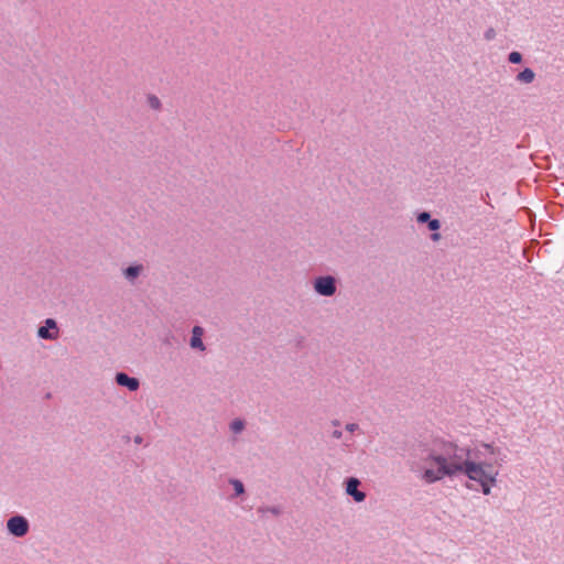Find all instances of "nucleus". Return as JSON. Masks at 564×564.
<instances>
[{"mask_svg":"<svg viewBox=\"0 0 564 564\" xmlns=\"http://www.w3.org/2000/svg\"><path fill=\"white\" fill-rule=\"evenodd\" d=\"M204 332H203V328L199 327V326H195L193 328V335H192V338H191V346L192 348H199V349H204V345H203V341H202V336H203Z\"/></svg>","mask_w":564,"mask_h":564,"instance_id":"obj_7","label":"nucleus"},{"mask_svg":"<svg viewBox=\"0 0 564 564\" xmlns=\"http://www.w3.org/2000/svg\"><path fill=\"white\" fill-rule=\"evenodd\" d=\"M441 227V224L437 219H432L429 221V229L430 230H433V231H436L438 230Z\"/></svg>","mask_w":564,"mask_h":564,"instance_id":"obj_16","label":"nucleus"},{"mask_svg":"<svg viewBox=\"0 0 564 564\" xmlns=\"http://www.w3.org/2000/svg\"><path fill=\"white\" fill-rule=\"evenodd\" d=\"M359 485H360V481L357 478H349L347 481V488H346L347 494L350 495L351 497H354V499L357 502H361L366 498L365 492L358 490Z\"/></svg>","mask_w":564,"mask_h":564,"instance_id":"obj_5","label":"nucleus"},{"mask_svg":"<svg viewBox=\"0 0 564 564\" xmlns=\"http://www.w3.org/2000/svg\"><path fill=\"white\" fill-rule=\"evenodd\" d=\"M431 238H432L433 241H437V240H440L441 235L437 234V232H434V234L431 235Z\"/></svg>","mask_w":564,"mask_h":564,"instance_id":"obj_21","label":"nucleus"},{"mask_svg":"<svg viewBox=\"0 0 564 564\" xmlns=\"http://www.w3.org/2000/svg\"><path fill=\"white\" fill-rule=\"evenodd\" d=\"M497 481V477H490V480H486V481H482L480 482V487H481V491L484 495H489L490 494V490H491V487L496 484Z\"/></svg>","mask_w":564,"mask_h":564,"instance_id":"obj_10","label":"nucleus"},{"mask_svg":"<svg viewBox=\"0 0 564 564\" xmlns=\"http://www.w3.org/2000/svg\"><path fill=\"white\" fill-rule=\"evenodd\" d=\"M148 102H149L150 107L155 109V110H159L161 108V101L154 95H151V96L148 97Z\"/></svg>","mask_w":564,"mask_h":564,"instance_id":"obj_13","label":"nucleus"},{"mask_svg":"<svg viewBox=\"0 0 564 564\" xmlns=\"http://www.w3.org/2000/svg\"><path fill=\"white\" fill-rule=\"evenodd\" d=\"M534 72L530 68H524L517 75V79L524 84H530L534 80Z\"/></svg>","mask_w":564,"mask_h":564,"instance_id":"obj_8","label":"nucleus"},{"mask_svg":"<svg viewBox=\"0 0 564 564\" xmlns=\"http://www.w3.org/2000/svg\"><path fill=\"white\" fill-rule=\"evenodd\" d=\"M116 381L119 386L127 387L130 391H135L139 388L138 379L131 378L123 372L117 373Z\"/></svg>","mask_w":564,"mask_h":564,"instance_id":"obj_6","label":"nucleus"},{"mask_svg":"<svg viewBox=\"0 0 564 564\" xmlns=\"http://www.w3.org/2000/svg\"><path fill=\"white\" fill-rule=\"evenodd\" d=\"M245 427V424H243V421L241 420H235L232 421V423L230 424V429L234 433H239L243 430Z\"/></svg>","mask_w":564,"mask_h":564,"instance_id":"obj_14","label":"nucleus"},{"mask_svg":"<svg viewBox=\"0 0 564 564\" xmlns=\"http://www.w3.org/2000/svg\"><path fill=\"white\" fill-rule=\"evenodd\" d=\"M508 59L512 64H518L522 61V55L519 52H511Z\"/></svg>","mask_w":564,"mask_h":564,"instance_id":"obj_15","label":"nucleus"},{"mask_svg":"<svg viewBox=\"0 0 564 564\" xmlns=\"http://www.w3.org/2000/svg\"><path fill=\"white\" fill-rule=\"evenodd\" d=\"M45 323H46L45 327L56 329V323L54 319L47 318Z\"/></svg>","mask_w":564,"mask_h":564,"instance_id":"obj_19","label":"nucleus"},{"mask_svg":"<svg viewBox=\"0 0 564 564\" xmlns=\"http://www.w3.org/2000/svg\"><path fill=\"white\" fill-rule=\"evenodd\" d=\"M315 290L324 296H330L336 291L335 279L333 276H321L315 280Z\"/></svg>","mask_w":564,"mask_h":564,"instance_id":"obj_4","label":"nucleus"},{"mask_svg":"<svg viewBox=\"0 0 564 564\" xmlns=\"http://www.w3.org/2000/svg\"><path fill=\"white\" fill-rule=\"evenodd\" d=\"M481 447L489 454L495 456L494 462H476L470 459L466 468L462 474L466 475L470 480L477 481L478 484L490 480V477H497L498 470L494 469V466H500L505 459L501 454V449L491 444H481Z\"/></svg>","mask_w":564,"mask_h":564,"instance_id":"obj_2","label":"nucleus"},{"mask_svg":"<svg viewBox=\"0 0 564 564\" xmlns=\"http://www.w3.org/2000/svg\"><path fill=\"white\" fill-rule=\"evenodd\" d=\"M469 455L468 449L458 447L454 443L444 441L436 443L425 460L427 464H435L436 468L427 467L422 478L427 484H433L445 476L462 474L470 460Z\"/></svg>","mask_w":564,"mask_h":564,"instance_id":"obj_1","label":"nucleus"},{"mask_svg":"<svg viewBox=\"0 0 564 564\" xmlns=\"http://www.w3.org/2000/svg\"><path fill=\"white\" fill-rule=\"evenodd\" d=\"M346 429L349 431V432H355L357 429H358V425L355 424V423H349L346 425Z\"/></svg>","mask_w":564,"mask_h":564,"instance_id":"obj_20","label":"nucleus"},{"mask_svg":"<svg viewBox=\"0 0 564 564\" xmlns=\"http://www.w3.org/2000/svg\"><path fill=\"white\" fill-rule=\"evenodd\" d=\"M9 532L18 538L24 536L29 532V522L22 516H14L7 522Z\"/></svg>","mask_w":564,"mask_h":564,"instance_id":"obj_3","label":"nucleus"},{"mask_svg":"<svg viewBox=\"0 0 564 564\" xmlns=\"http://www.w3.org/2000/svg\"><path fill=\"white\" fill-rule=\"evenodd\" d=\"M333 437H335V438H340V437H341V432H340V431H338V430H335V431L333 432Z\"/></svg>","mask_w":564,"mask_h":564,"instance_id":"obj_22","label":"nucleus"},{"mask_svg":"<svg viewBox=\"0 0 564 564\" xmlns=\"http://www.w3.org/2000/svg\"><path fill=\"white\" fill-rule=\"evenodd\" d=\"M417 221L419 223H425V221H430V214L424 212V213H421L419 216H417Z\"/></svg>","mask_w":564,"mask_h":564,"instance_id":"obj_17","label":"nucleus"},{"mask_svg":"<svg viewBox=\"0 0 564 564\" xmlns=\"http://www.w3.org/2000/svg\"><path fill=\"white\" fill-rule=\"evenodd\" d=\"M496 36V32L494 29H488L485 33L486 40H492Z\"/></svg>","mask_w":564,"mask_h":564,"instance_id":"obj_18","label":"nucleus"},{"mask_svg":"<svg viewBox=\"0 0 564 564\" xmlns=\"http://www.w3.org/2000/svg\"><path fill=\"white\" fill-rule=\"evenodd\" d=\"M141 265H131L126 270V276L128 279H134L140 274Z\"/></svg>","mask_w":564,"mask_h":564,"instance_id":"obj_11","label":"nucleus"},{"mask_svg":"<svg viewBox=\"0 0 564 564\" xmlns=\"http://www.w3.org/2000/svg\"><path fill=\"white\" fill-rule=\"evenodd\" d=\"M230 484L234 486V489H235V492L237 496L243 494L245 488H243V484L240 480L232 479V480H230Z\"/></svg>","mask_w":564,"mask_h":564,"instance_id":"obj_12","label":"nucleus"},{"mask_svg":"<svg viewBox=\"0 0 564 564\" xmlns=\"http://www.w3.org/2000/svg\"><path fill=\"white\" fill-rule=\"evenodd\" d=\"M37 334L43 339H55L57 337V330L51 333L47 327H40Z\"/></svg>","mask_w":564,"mask_h":564,"instance_id":"obj_9","label":"nucleus"}]
</instances>
